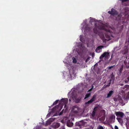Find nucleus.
Listing matches in <instances>:
<instances>
[{
  "instance_id": "obj_13",
  "label": "nucleus",
  "mask_w": 129,
  "mask_h": 129,
  "mask_svg": "<svg viewBox=\"0 0 129 129\" xmlns=\"http://www.w3.org/2000/svg\"><path fill=\"white\" fill-rule=\"evenodd\" d=\"M67 125L69 127H71L73 125V123H72V122H71L70 120H69L68 121L67 123Z\"/></svg>"
},
{
  "instance_id": "obj_35",
  "label": "nucleus",
  "mask_w": 129,
  "mask_h": 129,
  "mask_svg": "<svg viewBox=\"0 0 129 129\" xmlns=\"http://www.w3.org/2000/svg\"><path fill=\"white\" fill-rule=\"evenodd\" d=\"M123 84H120V85L121 86H123Z\"/></svg>"
},
{
  "instance_id": "obj_9",
  "label": "nucleus",
  "mask_w": 129,
  "mask_h": 129,
  "mask_svg": "<svg viewBox=\"0 0 129 129\" xmlns=\"http://www.w3.org/2000/svg\"><path fill=\"white\" fill-rule=\"evenodd\" d=\"M84 124V121L83 120H81L79 121L78 122H76V125L78 126H82Z\"/></svg>"
},
{
  "instance_id": "obj_18",
  "label": "nucleus",
  "mask_w": 129,
  "mask_h": 129,
  "mask_svg": "<svg viewBox=\"0 0 129 129\" xmlns=\"http://www.w3.org/2000/svg\"><path fill=\"white\" fill-rule=\"evenodd\" d=\"M51 123V122L48 120L46 121L45 124V126H47V125L50 124Z\"/></svg>"
},
{
  "instance_id": "obj_20",
  "label": "nucleus",
  "mask_w": 129,
  "mask_h": 129,
  "mask_svg": "<svg viewBox=\"0 0 129 129\" xmlns=\"http://www.w3.org/2000/svg\"><path fill=\"white\" fill-rule=\"evenodd\" d=\"M72 60H73V62L74 63H76L77 62V60L76 59V58L74 57H73L72 58Z\"/></svg>"
},
{
  "instance_id": "obj_3",
  "label": "nucleus",
  "mask_w": 129,
  "mask_h": 129,
  "mask_svg": "<svg viewBox=\"0 0 129 129\" xmlns=\"http://www.w3.org/2000/svg\"><path fill=\"white\" fill-rule=\"evenodd\" d=\"M106 33L105 34V36L106 38H105L104 37L102 38L104 42H106L107 41H108L111 39V37H112L111 34V32L110 30H106Z\"/></svg>"
},
{
  "instance_id": "obj_40",
  "label": "nucleus",
  "mask_w": 129,
  "mask_h": 129,
  "mask_svg": "<svg viewBox=\"0 0 129 129\" xmlns=\"http://www.w3.org/2000/svg\"><path fill=\"white\" fill-rule=\"evenodd\" d=\"M127 79H129V77H128L127 78Z\"/></svg>"
},
{
  "instance_id": "obj_2",
  "label": "nucleus",
  "mask_w": 129,
  "mask_h": 129,
  "mask_svg": "<svg viewBox=\"0 0 129 129\" xmlns=\"http://www.w3.org/2000/svg\"><path fill=\"white\" fill-rule=\"evenodd\" d=\"M95 27L93 29L94 32L97 34L98 32V29H99L105 30L104 24L102 23H95Z\"/></svg>"
},
{
  "instance_id": "obj_37",
  "label": "nucleus",
  "mask_w": 129,
  "mask_h": 129,
  "mask_svg": "<svg viewBox=\"0 0 129 129\" xmlns=\"http://www.w3.org/2000/svg\"><path fill=\"white\" fill-rule=\"evenodd\" d=\"M57 124L58 126H57L56 127H57V128H58V127H59V125H58V124Z\"/></svg>"
},
{
  "instance_id": "obj_34",
  "label": "nucleus",
  "mask_w": 129,
  "mask_h": 129,
  "mask_svg": "<svg viewBox=\"0 0 129 129\" xmlns=\"http://www.w3.org/2000/svg\"><path fill=\"white\" fill-rule=\"evenodd\" d=\"M92 20H91V21L92 22H93V21H94V19L93 18L92 19Z\"/></svg>"
},
{
  "instance_id": "obj_24",
  "label": "nucleus",
  "mask_w": 129,
  "mask_h": 129,
  "mask_svg": "<svg viewBox=\"0 0 129 129\" xmlns=\"http://www.w3.org/2000/svg\"><path fill=\"white\" fill-rule=\"evenodd\" d=\"M58 102V100H56L53 104V105H55L57 104Z\"/></svg>"
},
{
  "instance_id": "obj_15",
  "label": "nucleus",
  "mask_w": 129,
  "mask_h": 129,
  "mask_svg": "<svg viewBox=\"0 0 129 129\" xmlns=\"http://www.w3.org/2000/svg\"><path fill=\"white\" fill-rule=\"evenodd\" d=\"M115 76L113 75V73H112L110 75V81H111L112 80H113L114 79Z\"/></svg>"
},
{
  "instance_id": "obj_10",
  "label": "nucleus",
  "mask_w": 129,
  "mask_h": 129,
  "mask_svg": "<svg viewBox=\"0 0 129 129\" xmlns=\"http://www.w3.org/2000/svg\"><path fill=\"white\" fill-rule=\"evenodd\" d=\"M109 55V53L107 52H105L100 57V59H102L103 58L105 57H106Z\"/></svg>"
},
{
  "instance_id": "obj_21",
  "label": "nucleus",
  "mask_w": 129,
  "mask_h": 129,
  "mask_svg": "<svg viewBox=\"0 0 129 129\" xmlns=\"http://www.w3.org/2000/svg\"><path fill=\"white\" fill-rule=\"evenodd\" d=\"M123 54H126L128 52V50L127 49H125L123 51Z\"/></svg>"
},
{
  "instance_id": "obj_27",
  "label": "nucleus",
  "mask_w": 129,
  "mask_h": 129,
  "mask_svg": "<svg viewBox=\"0 0 129 129\" xmlns=\"http://www.w3.org/2000/svg\"><path fill=\"white\" fill-rule=\"evenodd\" d=\"M99 129H104L103 126H100L99 128Z\"/></svg>"
},
{
  "instance_id": "obj_36",
  "label": "nucleus",
  "mask_w": 129,
  "mask_h": 129,
  "mask_svg": "<svg viewBox=\"0 0 129 129\" xmlns=\"http://www.w3.org/2000/svg\"><path fill=\"white\" fill-rule=\"evenodd\" d=\"M93 87H94L93 86V85H92V87L91 88H92V89H93Z\"/></svg>"
},
{
  "instance_id": "obj_42",
  "label": "nucleus",
  "mask_w": 129,
  "mask_h": 129,
  "mask_svg": "<svg viewBox=\"0 0 129 129\" xmlns=\"http://www.w3.org/2000/svg\"><path fill=\"white\" fill-rule=\"evenodd\" d=\"M69 101H71V100H70V99H69Z\"/></svg>"
},
{
  "instance_id": "obj_1",
  "label": "nucleus",
  "mask_w": 129,
  "mask_h": 129,
  "mask_svg": "<svg viewBox=\"0 0 129 129\" xmlns=\"http://www.w3.org/2000/svg\"><path fill=\"white\" fill-rule=\"evenodd\" d=\"M68 100L67 98L62 99L59 101V105L56 106L52 109V110L53 112H55L60 111L62 108L60 106L61 104L62 106H63L64 105V107L66 108L67 106V104L68 103Z\"/></svg>"
},
{
  "instance_id": "obj_17",
  "label": "nucleus",
  "mask_w": 129,
  "mask_h": 129,
  "mask_svg": "<svg viewBox=\"0 0 129 129\" xmlns=\"http://www.w3.org/2000/svg\"><path fill=\"white\" fill-rule=\"evenodd\" d=\"M103 46H98L95 49V51L98 52V51L102 49V48L103 47Z\"/></svg>"
},
{
  "instance_id": "obj_6",
  "label": "nucleus",
  "mask_w": 129,
  "mask_h": 129,
  "mask_svg": "<svg viewBox=\"0 0 129 129\" xmlns=\"http://www.w3.org/2000/svg\"><path fill=\"white\" fill-rule=\"evenodd\" d=\"M96 96V95H94L92 98L89 101H88L87 102H85V104L87 105L89 104L92 103L95 100Z\"/></svg>"
},
{
  "instance_id": "obj_19",
  "label": "nucleus",
  "mask_w": 129,
  "mask_h": 129,
  "mask_svg": "<svg viewBox=\"0 0 129 129\" xmlns=\"http://www.w3.org/2000/svg\"><path fill=\"white\" fill-rule=\"evenodd\" d=\"M95 112L94 111H93L91 114V116L93 118L95 116Z\"/></svg>"
},
{
  "instance_id": "obj_39",
  "label": "nucleus",
  "mask_w": 129,
  "mask_h": 129,
  "mask_svg": "<svg viewBox=\"0 0 129 129\" xmlns=\"http://www.w3.org/2000/svg\"><path fill=\"white\" fill-rule=\"evenodd\" d=\"M79 102H76L77 103H79Z\"/></svg>"
},
{
  "instance_id": "obj_29",
  "label": "nucleus",
  "mask_w": 129,
  "mask_h": 129,
  "mask_svg": "<svg viewBox=\"0 0 129 129\" xmlns=\"http://www.w3.org/2000/svg\"><path fill=\"white\" fill-rule=\"evenodd\" d=\"M49 120L51 122H52L53 121V120L52 118H50L49 119Z\"/></svg>"
},
{
  "instance_id": "obj_11",
  "label": "nucleus",
  "mask_w": 129,
  "mask_h": 129,
  "mask_svg": "<svg viewBox=\"0 0 129 129\" xmlns=\"http://www.w3.org/2000/svg\"><path fill=\"white\" fill-rule=\"evenodd\" d=\"M85 30L87 31H90L91 28L90 27L88 24H85Z\"/></svg>"
},
{
  "instance_id": "obj_12",
  "label": "nucleus",
  "mask_w": 129,
  "mask_h": 129,
  "mask_svg": "<svg viewBox=\"0 0 129 129\" xmlns=\"http://www.w3.org/2000/svg\"><path fill=\"white\" fill-rule=\"evenodd\" d=\"M114 92L112 90L110 91L107 94V98H109L111 97L112 94L114 93Z\"/></svg>"
},
{
  "instance_id": "obj_16",
  "label": "nucleus",
  "mask_w": 129,
  "mask_h": 129,
  "mask_svg": "<svg viewBox=\"0 0 129 129\" xmlns=\"http://www.w3.org/2000/svg\"><path fill=\"white\" fill-rule=\"evenodd\" d=\"M91 94L90 93L86 94L84 98V99L85 100L86 99L89 97L91 96Z\"/></svg>"
},
{
  "instance_id": "obj_43",
  "label": "nucleus",
  "mask_w": 129,
  "mask_h": 129,
  "mask_svg": "<svg viewBox=\"0 0 129 129\" xmlns=\"http://www.w3.org/2000/svg\"><path fill=\"white\" fill-rule=\"evenodd\" d=\"M125 82H126V81H125Z\"/></svg>"
},
{
  "instance_id": "obj_7",
  "label": "nucleus",
  "mask_w": 129,
  "mask_h": 129,
  "mask_svg": "<svg viewBox=\"0 0 129 129\" xmlns=\"http://www.w3.org/2000/svg\"><path fill=\"white\" fill-rule=\"evenodd\" d=\"M116 115L118 117H120L121 118L123 117L124 116V113L121 111L116 112L115 113Z\"/></svg>"
},
{
  "instance_id": "obj_33",
  "label": "nucleus",
  "mask_w": 129,
  "mask_h": 129,
  "mask_svg": "<svg viewBox=\"0 0 129 129\" xmlns=\"http://www.w3.org/2000/svg\"><path fill=\"white\" fill-rule=\"evenodd\" d=\"M92 90V88H90V89H89L88 91H89V92H90V91H91Z\"/></svg>"
},
{
  "instance_id": "obj_25",
  "label": "nucleus",
  "mask_w": 129,
  "mask_h": 129,
  "mask_svg": "<svg viewBox=\"0 0 129 129\" xmlns=\"http://www.w3.org/2000/svg\"><path fill=\"white\" fill-rule=\"evenodd\" d=\"M90 57H88L85 60L86 62H87L89 60L90 58Z\"/></svg>"
},
{
  "instance_id": "obj_30",
  "label": "nucleus",
  "mask_w": 129,
  "mask_h": 129,
  "mask_svg": "<svg viewBox=\"0 0 129 129\" xmlns=\"http://www.w3.org/2000/svg\"><path fill=\"white\" fill-rule=\"evenodd\" d=\"M114 66H110V67H108V69H111L112 68H113V67Z\"/></svg>"
},
{
  "instance_id": "obj_26",
  "label": "nucleus",
  "mask_w": 129,
  "mask_h": 129,
  "mask_svg": "<svg viewBox=\"0 0 129 129\" xmlns=\"http://www.w3.org/2000/svg\"><path fill=\"white\" fill-rule=\"evenodd\" d=\"M119 1H121L122 3H124L127 2L128 1V0H119Z\"/></svg>"
},
{
  "instance_id": "obj_32",
  "label": "nucleus",
  "mask_w": 129,
  "mask_h": 129,
  "mask_svg": "<svg viewBox=\"0 0 129 129\" xmlns=\"http://www.w3.org/2000/svg\"><path fill=\"white\" fill-rule=\"evenodd\" d=\"M128 85H125L124 86V87L123 88V89H124V88H125L127 86H128Z\"/></svg>"
},
{
  "instance_id": "obj_14",
  "label": "nucleus",
  "mask_w": 129,
  "mask_h": 129,
  "mask_svg": "<svg viewBox=\"0 0 129 129\" xmlns=\"http://www.w3.org/2000/svg\"><path fill=\"white\" fill-rule=\"evenodd\" d=\"M123 65H122L119 69V74H120L122 73V71L123 70Z\"/></svg>"
},
{
  "instance_id": "obj_22",
  "label": "nucleus",
  "mask_w": 129,
  "mask_h": 129,
  "mask_svg": "<svg viewBox=\"0 0 129 129\" xmlns=\"http://www.w3.org/2000/svg\"><path fill=\"white\" fill-rule=\"evenodd\" d=\"M117 119L118 120V121L121 123L122 122V119L120 118H117Z\"/></svg>"
},
{
  "instance_id": "obj_5",
  "label": "nucleus",
  "mask_w": 129,
  "mask_h": 129,
  "mask_svg": "<svg viewBox=\"0 0 129 129\" xmlns=\"http://www.w3.org/2000/svg\"><path fill=\"white\" fill-rule=\"evenodd\" d=\"M108 13L112 15H117L118 14V12L117 11L113 8L111 9V11H109Z\"/></svg>"
},
{
  "instance_id": "obj_23",
  "label": "nucleus",
  "mask_w": 129,
  "mask_h": 129,
  "mask_svg": "<svg viewBox=\"0 0 129 129\" xmlns=\"http://www.w3.org/2000/svg\"><path fill=\"white\" fill-rule=\"evenodd\" d=\"M115 117L114 115H112L110 116V119H111L112 120L113 119H115Z\"/></svg>"
},
{
  "instance_id": "obj_41",
  "label": "nucleus",
  "mask_w": 129,
  "mask_h": 129,
  "mask_svg": "<svg viewBox=\"0 0 129 129\" xmlns=\"http://www.w3.org/2000/svg\"><path fill=\"white\" fill-rule=\"evenodd\" d=\"M112 55H111V57H112Z\"/></svg>"
},
{
  "instance_id": "obj_8",
  "label": "nucleus",
  "mask_w": 129,
  "mask_h": 129,
  "mask_svg": "<svg viewBox=\"0 0 129 129\" xmlns=\"http://www.w3.org/2000/svg\"><path fill=\"white\" fill-rule=\"evenodd\" d=\"M79 109L76 106H74L73 107L72 110V112L75 114H77L78 113Z\"/></svg>"
},
{
  "instance_id": "obj_28",
  "label": "nucleus",
  "mask_w": 129,
  "mask_h": 129,
  "mask_svg": "<svg viewBox=\"0 0 129 129\" xmlns=\"http://www.w3.org/2000/svg\"><path fill=\"white\" fill-rule=\"evenodd\" d=\"M97 108H98L97 107H94L93 109V111H94L95 112V111L97 109Z\"/></svg>"
},
{
  "instance_id": "obj_38",
  "label": "nucleus",
  "mask_w": 129,
  "mask_h": 129,
  "mask_svg": "<svg viewBox=\"0 0 129 129\" xmlns=\"http://www.w3.org/2000/svg\"><path fill=\"white\" fill-rule=\"evenodd\" d=\"M80 41H82V40H81V38H80Z\"/></svg>"
},
{
  "instance_id": "obj_4",
  "label": "nucleus",
  "mask_w": 129,
  "mask_h": 129,
  "mask_svg": "<svg viewBox=\"0 0 129 129\" xmlns=\"http://www.w3.org/2000/svg\"><path fill=\"white\" fill-rule=\"evenodd\" d=\"M126 59L124 60L123 63L126 69L129 68V58L127 56L126 57Z\"/></svg>"
},
{
  "instance_id": "obj_31",
  "label": "nucleus",
  "mask_w": 129,
  "mask_h": 129,
  "mask_svg": "<svg viewBox=\"0 0 129 129\" xmlns=\"http://www.w3.org/2000/svg\"><path fill=\"white\" fill-rule=\"evenodd\" d=\"M115 129H118V127L116 125L115 126Z\"/></svg>"
}]
</instances>
